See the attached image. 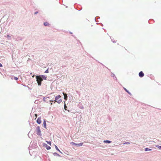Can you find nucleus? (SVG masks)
Wrapping results in <instances>:
<instances>
[{"label":"nucleus","instance_id":"obj_1","mask_svg":"<svg viewBox=\"0 0 161 161\" xmlns=\"http://www.w3.org/2000/svg\"><path fill=\"white\" fill-rule=\"evenodd\" d=\"M36 78L38 85L40 86L41 85L42 81L43 80H46L47 77L45 75H36Z\"/></svg>","mask_w":161,"mask_h":161},{"label":"nucleus","instance_id":"obj_2","mask_svg":"<svg viewBox=\"0 0 161 161\" xmlns=\"http://www.w3.org/2000/svg\"><path fill=\"white\" fill-rule=\"evenodd\" d=\"M60 97V96L59 95L58 96L56 97L55 100H50L49 102H57L58 103H60L62 102V100L61 99H59Z\"/></svg>","mask_w":161,"mask_h":161},{"label":"nucleus","instance_id":"obj_3","mask_svg":"<svg viewBox=\"0 0 161 161\" xmlns=\"http://www.w3.org/2000/svg\"><path fill=\"white\" fill-rule=\"evenodd\" d=\"M36 134L39 136H41L42 134L41 131L40 130V127L39 126H38L36 128Z\"/></svg>","mask_w":161,"mask_h":161},{"label":"nucleus","instance_id":"obj_4","mask_svg":"<svg viewBox=\"0 0 161 161\" xmlns=\"http://www.w3.org/2000/svg\"><path fill=\"white\" fill-rule=\"evenodd\" d=\"M138 75L141 78L143 77L144 75V74L142 71H140Z\"/></svg>","mask_w":161,"mask_h":161},{"label":"nucleus","instance_id":"obj_5","mask_svg":"<svg viewBox=\"0 0 161 161\" xmlns=\"http://www.w3.org/2000/svg\"><path fill=\"white\" fill-rule=\"evenodd\" d=\"M36 122L37 124H40L41 123V118L40 117L38 118L36 120Z\"/></svg>","mask_w":161,"mask_h":161},{"label":"nucleus","instance_id":"obj_6","mask_svg":"<svg viewBox=\"0 0 161 161\" xmlns=\"http://www.w3.org/2000/svg\"><path fill=\"white\" fill-rule=\"evenodd\" d=\"M63 95H64V99L65 100H67V98H68V96H67V94H66V93H63Z\"/></svg>","mask_w":161,"mask_h":161},{"label":"nucleus","instance_id":"obj_7","mask_svg":"<svg viewBox=\"0 0 161 161\" xmlns=\"http://www.w3.org/2000/svg\"><path fill=\"white\" fill-rule=\"evenodd\" d=\"M43 125L44 127L45 128H47L46 124V120L45 119H44V120H43Z\"/></svg>","mask_w":161,"mask_h":161},{"label":"nucleus","instance_id":"obj_8","mask_svg":"<svg viewBox=\"0 0 161 161\" xmlns=\"http://www.w3.org/2000/svg\"><path fill=\"white\" fill-rule=\"evenodd\" d=\"M103 142L104 143H110L111 142V141H110L109 140H104L103 141Z\"/></svg>","mask_w":161,"mask_h":161},{"label":"nucleus","instance_id":"obj_9","mask_svg":"<svg viewBox=\"0 0 161 161\" xmlns=\"http://www.w3.org/2000/svg\"><path fill=\"white\" fill-rule=\"evenodd\" d=\"M53 155L54 156H57L58 157H61V156L58 153H53Z\"/></svg>","mask_w":161,"mask_h":161},{"label":"nucleus","instance_id":"obj_10","mask_svg":"<svg viewBox=\"0 0 161 161\" xmlns=\"http://www.w3.org/2000/svg\"><path fill=\"white\" fill-rule=\"evenodd\" d=\"M144 150L145 151L147 152L151 151L152 150V149L147 147L145 148Z\"/></svg>","mask_w":161,"mask_h":161},{"label":"nucleus","instance_id":"obj_11","mask_svg":"<svg viewBox=\"0 0 161 161\" xmlns=\"http://www.w3.org/2000/svg\"><path fill=\"white\" fill-rule=\"evenodd\" d=\"M83 144V143H77L76 145V147H79L82 146Z\"/></svg>","mask_w":161,"mask_h":161},{"label":"nucleus","instance_id":"obj_12","mask_svg":"<svg viewBox=\"0 0 161 161\" xmlns=\"http://www.w3.org/2000/svg\"><path fill=\"white\" fill-rule=\"evenodd\" d=\"M44 25L45 26H47L49 25V23L47 22H45L43 23Z\"/></svg>","mask_w":161,"mask_h":161},{"label":"nucleus","instance_id":"obj_13","mask_svg":"<svg viewBox=\"0 0 161 161\" xmlns=\"http://www.w3.org/2000/svg\"><path fill=\"white\" fill-rule=\"evenodd\" d=\"M67 106H66L65 103H64V109L65 110L68 111L69 112V110H67Z\"/></svg>","mask_w":161,"mask_h":161},{"label":"nucleus","instance_id":"obj_14","mask_svg":"<svg viewBox=\"0 0 161 161\" xmlns=\"http://www.w3.org/2000/svg\"><path fill=\"white\" fill-rule=\"evenodd\" d=\"M55 147L56 149L58 151V152H60L61 153H62L59 150V149L58 148V147H57V146H56V145H55Z\"/></svg>","mask_w":161,"mask_h":161},{"label":"nucleus","instance_id":"obj_15","mask_svg":"<svg viewBox=\"0 0 161 161\" xmlns=\"http://www.w3.org/2000/svg\"><path fill=\"white\" fill-rule=\"evenodd\" d=\"M51 147L48 146L47 145H46V149L47 150H49L51 149Z\"/></svg>","mask_w":161,"mask_h":161},{"label":"nucleus","instance_id":"obj_16","mask_svg":"<svg viewBox=\"0 0 161 161\" xmlns=\"http://www.w3.org/2000/svg\"><path fill=\"white\" fill-rule=\"evenodd\" d=\"M69 100H71L72 98V96L71 95L69 94L68 95Z\"/></svg>","mask_w":161,"mask_h":161},{"label":"nucleus","instance_id":"obj_17","mask_svg":"<svg viewBox=\"0 0 161 161\" xmlns=\"http://www.w3.org/2000/svg\"><path fill=\"white\" fill-rule=\"evenodd\" d=\"M100 18V17H99V16H97L96 17H95V21L96 22H98V21H97V20H96V19H99Z\"/></svg>","mask_w":161,"mask_h":161},{"label":"nucleus","instance_id":"obj_18","mask_svg":"<svg viewBox=\"0 0 161 161\" xmlns=\"http://www.w3.org/2000/svg\"><path fill=\"white\" fill-rule=\"evenodd\" d=\"M123 88L125 91V92H126L127 93H128L129 91L128 90H127L125 88L123 87Z\"/></svg>","mask_w":161,"mask_h":161},{"label":"nucleus","instance_id":"obj_19","mask_svg":"<svg viewBox=\"0 0 161 161\" xmlns=\"http://www.w3.org/2000/svg\"><path fill=\"white\" fill-rule=\"evenodd\" d=\"M111 76L113 77H114L115 76V75L114 74L111 73Z\"/></svg>","mask_w":161,"mask_h":161},{"label":"nucleus","instance_id":"obj_20","mask_svg":"<svg viewBox=\"0 0 161 161\" xmlns=\"http://www.w3.org/2000/svg\"><path fill=\"white\" fill-rule=\"evenodd\" d=\"M46 142H47V144H49L50 146L51 145V142L50 141H46Z\"/></svg>","mask_w":161,"mask_h":161},{"label":"nucleus","instance_id":"obj_21","mask_svg":"<svg viewBox=\"0 0 161 161\" xmlns=\"http://www.w3.org/2000/svg\"><path fill=\"white\" fill-rule=\"evenodd\" d=\"M7 37L8 40H10L11 39V36L9 35H7Z\"/></svg>","mask_w":161,"mask_h":161},{"label":"nucleus","instance_id":"obj_22","mask_svg":"<svg viewBox=\"0 0 161 161\" xmlns=\"http://www.w3.org/2000/svg\"><path fill=\"white\" fill-rule=\"evenodd\" d=\"M110 38L111 39V41L113 42V43H115L116 42V41H114V39H111V37L110 36Z\"/></svg>","mask_w":161,"mask_h":161},{"label":"nucleus","instance_id":"obj_23","mask_svg":"<svg viewBox=\"0 0 161 161\" xmlns=\"http://www.w3.org/2000/svg\"><path fill=\"white\" fill-rule=\"evenodd\" d=\"M71 144L72 145H75L76 146V145L77 144V143H75L73 142H72L71 143Z\"/></svg>","mask_w":161,"mask_h":161},{"label":"nucleus","instance_id":"obj_24","mask_svg":"<svg viewBox=\"0 0 161 161\" xmlns=\"http://www.w3.org/2000/svg\"><path fill=\"white\" fill-rule=\"evenodd\" d=\"M49 72V71H48V69H47L46 70H45V73H48Z\"/></svg>","mask_w":161,"mask_h":161},{"label":"nucleus","instance_id":"obj_25","mask_svg":"<svg viewBox=\"0 0 161 161\" xmlns=\"http://www.w3.org/2000/svg\"><path fill=\"white\" fill-rule=\"evenodd\" d=\"M14 79L16 80H17L18 79V78L16 77H14Z\"/></svg>","mask_w":161,"mask_h":161},{"label":"nucleus","instance_id":"obj_26","mask_svg":"<svg viewBox=\"0 0 161 161\" xmlns=\"http://www.w3.org/2000/svg\"><path fill=\"white\" fill-rule=\"evenodd\" d=\"M157 147L160 149H161V146H159V145H158L157 146Z\"/></svg>","mask_w":161,"mask_h":161},{"label":"nucleus","instance_id":"obj_27","mask_svg":"<svg viewBox=\"0 0 161 161\" xmlns=\"http://www.w3.org/2000/svg\"><path fill=\"white\" fill-rule=\"evenodd\" d=\"M130 143L128 142H125L124 143V144H129Z\"/></svg>","mask_w":161,"mask_h":161},{"label":"nucleus","instance_id":"obj_28","mask_svg":"<svg viewBox=\"0 0 161 161\" xmlns=\"http://www.w3.org/2000/svg\"><path fill=\"white\" fill-rule=\"evenodd\" d=\"M34 103H38V100H35V102H34Z\"/></svg>","mask_w":161,"mask_h":161},{"label":"nucleus","instance_id":"obj_29","mask_svg":"<svg viewBox=\"0 0 161 161\" xmlns=\"http://www.w3.org/2000/svg\"><path fill=\"white\" fill-rule=\"evenodd\" d=\"M130 95V96H131L132 95V94H131V93L129 91L128 92V93H127Z\"/></svg>","mask_w":161,"mask_h":161},{"label":"nucleus","instance_id":"obj_30","mask_svg":"<svg viewBox=\"0 0 161 161\" xmlns=\"http://www.w3.org/2000/svg\"><path fill=\"white\" fill-rule=\"evenodd\" d=\"M38 13V11H36V12H35L34 14L36 15V14H37Z\"/></svg>","mask_w":161,"mask_h":161},{"label":"nucleus","instance_id":"obj_31","mask_svg":"<svg viewBox=\"0 0 161 161\" xmlns=\"http://www.w3.org/2000/svg\"><path fill=\"white\" fill-rule=\"evenodd\" d=\"M113 78L114 79V80H117V78L115 76L114 77H113Z\"/></svg>","mask_w":161,"mask_h":161},{"label":"nucleus","instance_id":"obj_32","mask_svg":"<svg viewBox=\"0 0 161 161\" xmlns=\"http://www.w3.org/2000/svg\"><path fill=\"white\" fill-rule=\"evenodd\" d=\"M46 145H47V144H45V143L44 144V146L45 147H46Z\"/></svg>","mask_w":161,"mask_h":161},{"label":"nucleus","instance_id":"obj_33","mask_svg":"<svg viewBox=\"0 0 161 161\" xmlns=\"http://www.w3.org/2000/svg\"><path fill=\"white\" fill-rule=\"evenodd\" d=\"M3 66V65H2V64L0 63V67H2Z\"/></svg>","mask_w":161,"mask_h":161},{"label":"nucleus","instance_id":"obj_34","mask_svg":"<svg viewBox=\"0 0 161 161\" xmlns=\"http://www.w3.org/2000/svg\"><path fill=\"white\" fill-rule=\"evenodd\" d=\"M151 21H153V20H149V21H148L149 23H150V22Z\"/></svg>","mask_w":161,"mask_h":161},{"label":"nucleus","instance_id":"obj_35","mask_svg":"<svg viewBox=\"0 0 161 161\" xmlns=\"http://www.w3.org/2000/svg\"><path fill=\"white\" fill-rule=\"evenodd\" d=\"M35 75H33L32 76V77H35Z\"/></svg>","mask_w":161,"mask_h":161},{"label":"nucleus","instance_id":"obj_36","mask_svg":"<svg viewBox=\"0 0 161 161\" xmlns=\"http://www.w3.org/2000/svg\"><path fill=\"white\" fill-rule=\"evenodd\" d=\"M84 108L83 107V106H82L81 108V109H83Z\"/></svg>","mask_w":161,"mask_h":161},{"label":"nucleus","instance_id":"obj_37","mask_svg":"<svg viewBox=\"0 0 161 161\" xmlns=\"http://www.w3.org/2000/svg\"><path fill=\"white\" fill-rule=\"evenodd\" d=\"M101 25L102 26H103V24H102V23H101Z\"/></svg>","mask_w":161,"mask_h":161},{"label":"nucleus","instance_id":"obj_38","mask_svg":"<svg viewBox=\"0 0 161 161\" xmlns=\"http://www.w3.org/2000/svg\"><path fill=\"white\" fill-rule=\"evenodd\" d=\"M52 104H53V103H51V105H52Z\"/></svg>","mask_w":161,"mask_h":161},{"label":"nucleus","instance_id":"obj_39","mask_svg":"<svg viewBox=\"0 0 161 161\" xmlns=\"http://www.w3.org/2000/svg\"><path fill=\"white\" fill-rule=\"evenodd\" d=\"M45 98V97L43 98V99H44L43 100H44V101H45V99H44Z\"/></svg>","mask_w":161,"mask_h":161},{"label":"nucleus","instance_id":"obj_40","mask_svg":"<svg viewBox=\"0 0 161 161\" xmlns=\"http://www.w3.org/2000/svg\"><path fill=\"white\" fill-rule=\"evenodd\" d=\"M36 115H37V114H35V116L36 117Z\"/></svg>","mask_w":161,"mask_h":161},{"label":"nucleus","instance_id":"obj_41","mask_svg":"<svg viewBox=\"0 0 161 161\" xmlns=\"http://www.w3.org/2000/svg\"><path fill=\"white\" fill-rule=\"evenodd\" d=\"M108 69L109 70V71H110V69Z\"/></svg>","mask_w":161,"mask_h":161},{"label":"nucleus","instance_id":"obj_42","mask_svg":"<svg viewBox=\"0 0 161 161\" xmlns=\"http://www.w3.org/2000/svg\"><path fill=\"white\" fill-rule=\"evenodd\" d=\"M102 64L103 65V66H104V65H103V64Z\"/></svg>","mask_w":161,"mask_h":161},{"label":"nucleus","instance_id":"obj_43","mask_svg":"<svg viewBox=\"0 0 161 161\" xmlns=\"http://www.w3.org/2000/svg\"><path fill=\"white\" fill-rule=\"evenodd\" d=\"M70 34H72V33L71 32H70Z\"/></svg>","mask_w":161,"mask_h":161}]
</instances>
